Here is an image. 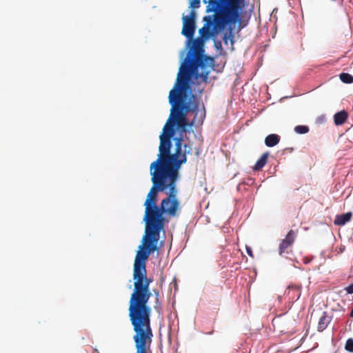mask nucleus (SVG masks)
<instances>
[{"label": "nucleus", "mask_w": 353, "mask_h": 353, "mask_svg": "<svg viewBox=\"0 0 353 353\" xmlns=\"http://www.w3.org/2000/svg\"><path fill=\"white\" fill-rule=\"evenodd\" d=\"M348 117L347 112L345 110H341L336 112L334 116V121L336 125H341L343 124L347 120Z\"/></svg>", "instance_id": "11"}, {"label": "nucleus", "mask_w": 353, "mask_h": 353, "mask_svg": "<svg viewBox=\"0 0 353 353\" xmlns=\"http://www.w3.org/2000/svg\"><path fill=\"white\" fill-rule=\"evenodd\" d=\"M345 290L348 294H352L353 293V283L345 288Z\"/></svg>", "instance_id": "20"}, {"label": "nucleus", "mask_w": 353, "mask_h": 353, "mask_svg": "<svg viewBox=\"0 0 353 353\" xmlns=\"http://www.w3.org/2000/svg\"><path fill=\"white\" fill-rule=\"evenodd\" d=\"M154 294H155V305H154V309L155 310L160 314L161 312V303L159 302V292L158 290H154Z\"/></svg>", "instance_id": "16"}, {"label": "nucleus", "mask_w": 353, "mask_h": 353, "mask_svg": "<svg viewBox=\"0 0 353 353\" xmlns=\"http://www.w3.org/2000/svg\"><path fill=\"white\" fill-rule=\"evenodd\" d=\"M340 79L345 83H351L353 82V77L348 73H341Z\"/></svg>", "instance_id": "15"}, {"label": "nucleus", "mask_w": 353, "mask_h": 353, "mask_svg": "<svg viewBox=\"0 0 353 353\" xmlns=\"http://www.w3.org/2000/svg\"><path fill=\"white\" fill-rule=\"evenodd\" d=\"M174 152L171 153L172 144L165 135L161 136L158 158L150 166L152 186L144 203L145 224L161 232L167 221L165 215L174 217L180 210L176 181L179 169L187 161L186 154L192 148L188 144L183 145V138L174 139Z\"/></svg>", "instance_id": "1"}, {"label": "nucleus", "mask_w": 353, "mask_h": 353, "mask_svg": "<svg viewBox=\"0 0 353 353\" xmlns=\"http://www.w3.org/2000/svg\"><path fill=\"white\" fill-rule=\"evenodd\" d=\"M246 252H247L248 254L250 256H251V257H253V256H253V253H252V251L251 248H250V247H248V246H247V247H246Z\"/></svg>", "instance_id": "21"}, {"label": "nucleus", "mask_w": 353, "mask_h": 353, "mask_svg": "<svg viewBox=\"0 0 353 353\" xmlns=\"http://www.w3.org/2000/svg\"><path fill=\"white\" fill-rule=\"evenodd\" d=\"M196 13L194 10H191L188 15H183V28L181 34L188 39H192L196 29Z\"/></svg>", "instance_id": "7"}, {"label": "nucleus", "mask_w": 353, "mask_h": 353, "mask_svg": "<svg viewBox=\"0 0 353 353\" xmlns=\"http://www.w3.org/2000/svg\"><path fill=\"white\" fill-rule=\"evenodd\" d=\"M294 131L298 134H305L309 132V128L307 125H297L294 128Z\"/></svg>", "instance_id": "17"}, {"label": "nucleus", "mask_w": 353, "mask_h": 353, "mask_svg": "<svg viewBox=\"0 0 353 353\" xmlns=\"http://www.w3.org/2000/svg\"><path fill=\"white\" fill-rule=\"evenodd\" d=\"M352 216V212H347L336 215L334 223L336 225H344L346 223L349 222Z\"/></svg>", "instance_id": "10"}, {"label": "nucleus", "mask_w": 353, "mask_h": 353, "mask_svg": "<svg viewBox=\"0 0 353 353\" xmlns=\"http://www.w3.org/2000/svg\"><path fill=\"white\" fill-rule=\"evenodd\" d=\"M350 316H351L352 318H353V309H352V311H351Z\"/></svg>", "instance_id": "22"}, {"label": "nucleus", "mask_w": 353, "mask_h": 353, "mask_svg": "<svg viewBox=\"0 0 353 353\" xmlns=\"http://www.w3.org/2000/svg\"><path fill=\"white\" fill-rule=\"evenodd\" d=\"M203 42L196 39L192 42V48L188 52L184 61L179 68L176 81H191L192 77L201 79L206 82L208 74L213 68L214 59L203 54Z\"/></svg>", "instance_id": "4"}, {"label": "nucleus", "mask_w": 353, "mask_h": 353, "mask_svg": "<svg viewBox=\"0 0 353 353\" xmlns=\"http://www.w3.org/2000/svg\"><path fill=\"white\" fill-rule=\"evenodd\" d=\"M134 334L135 353H152L153 332L151 327V314L128 315Z\"/></svg>", "instance_id": "5"}, {"label": "nucleus", "mask_w": 353, "mask_h": 353, "mask_svg": "<svg viewBox=\"0 0 353 353\" xmlns=\"http://www.w3.org/2000/svg\"><path fill=\"white\" fill-rule=\"evenodd\" d=\"M191 81H176L173 88L169 93V103L172 108L170 115L159 136L160 143L161 136L165 137L172 143L171 139L175 133L174 125H176L181 133L188 132V127L194 124H202L205 117L203 105L199 109V102L194 94H191L187 101L188 94L192 92Z\"/></svg>", "instance_id": "2"}, {"label": "nucleus", "mask_w": 353, "mask_h": 353, "mask_svg": "<svg viewBox=\"0 0 353 353\" xmlns=\"http://www.w3.org/2000/svg\"><path fill=\"white\" fill-rule=\"evenodd\" d=\"M280 137L276 134H270L265 139V144L268 147H274L280 141Z\"/></svg>", "instance_id": "12"}, {"label": "nucleus", "mask_w": 353, "mask_h": 353, "mask_svg": "<svg viewBox=\"0 0 353 353\" xmlns=\"http://www.w3.org/2000/svg\"><path fill=\"white\" fill-rule=\"evenodd\" d=\"M345 350L353 352V339H348L346 341L345 345Z\"/></svg>", "instance_id": "18"}, {"label": "nucleus", "mask_w": 353, "mask_h": 353, "mask_svg": "<svg viewBox=\"0 0 353 353\" xmlns=\"http://www.w3.org/2000/svg\"><path fill=\"white\" fill-rule=\"evenodd\" d=\"M208 5L205 12L212 14H242L243 0H203Z\"/></svg>", "instance_id": "6"}, {"label": "nucleus", "mask_w": 353, "mask_h": 353, "mask_svg": "<svg viewBox=\"0 0 353 353\" xmlns=\"http://www.w3.org/2000/svg\"><path fill=\"white\" fill-rule=\"evenodd\" d=\"M159 232L145 225V234L134 262V289L129 301L128 315L152 313L148 301L152 295L150 289L152 279L147 276L146 261L151 253L159 250Z\"/></svg>", "instance_id": "3"}, {"label": "nucleus", "mask_w": 353, "mask_h": 353, "mask_svg": "<svg viewBox=\"0 0 353 353\" xmlns=\"http://www.w3.org/2000/svg\"><path fill=\"white\" fill-rule=\"evenodd\" d=\"M298 230H290L285 237L281 240L279 246V254L282 255L283 253L289 252V250L295 241Z\"/></svg>", "instance_id": "8"}, {"label": "nucleus", "mask_w": 353, "mask_h": 353, "mask_svg": "<svg viewBox=\"0 0 353 353\" xmlns=\"http://www.w3.org/2000/svg\"><path fill=\"white\" fill-rule=\"evenodd\" d=\"M268 156H269L268 152L263 153L261 155V157L256 162V163L254 166V170H261L265 166V165L267 163Z\"/></svg>", "instance_id": "14"}, {"label": "nucleus", "mask_w": 353, "mask_h": 353, "mask_svg": "<svg viewBox=\"0 0 353 353\" xmlns=\"http://www.w3.org/2000/svg\"><path fill=\"white\" fill-rule=\"evenodd\" d=\"M330 323V318L327 315L325 312H323L321 316L319 319V323H318V330L319 332L323 331L328 324Z\"/></svg>", "instance_id": "13"}, {"label": "nucleus", "mask_w": 353, "mask_h": 353, "mask_svg": "<svg viewBox=\"0 0 353 353\" xmlns=\"http://www.w3.org/2000/svg\"><path fill=\"white\" fill-rule=\"evenodd\" d=\"M201 0H192L190 2V8L192 10H194L195 8H198L200 7Z\"/></svg>", "instance_id": "19"}, {"label": "nucleus", "mask_w": 353, "mask_h": 353, "mask_svg": "<svg viewBox=\"0 0 353 353\" xmlns=\"http://www.w3.org/2000/svg\"><path fill=\"white\" fill-rule=\"evenodd\" d=\"M199 154V152L197 151L196 152V155L198 156Z\"/></svg>", "instance_id": "23"}, {"label": "nucleus", "mask_w": 353, "mask_h": 353, "mask_svg": "<svg viewBox=\"0 0 353 353\" xmlns=\"http://www.w3.org/2000/svg\"><path fill=\"white\" fill-rule=\"evenodd\" d=\"M285 294L288 296L290 299L298 300L301 296V285H292L288 286Z\"/></svg>", "instance_id": "9"}]
</instances>
